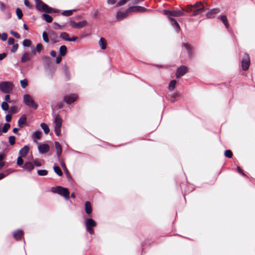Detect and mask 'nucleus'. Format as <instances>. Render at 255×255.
Wrapping results in <instances>:
<instances>
[{"instance_id": "obj_1", "label": "nucleus", "mask_w": 255, "mask_h": 255, "mask_svg": "<svg viewBox=\"0 0 255 255\" xmlns=\"http://www.w3.org/2000/svg\"><path fill=\"white\" fill-rule=\"evenodd\" d=\"M205 10V7L203 5L202 3L200 2H197L194 5H189L187 7V11L193 12L192 15H197Z\"/></svg>"}, {"instance_id": "obj_2", "label": "nucleus", "mask_w": 255, "mask_h": 255, "mask_svg": "<svg viewBox=\"0 0 255 255\" xmlns=\"http://www.w3.org/2000/svg\"><path fill=\"white\" fill-rule=\"evenodd\" d=\"M37 9L41 11L46 13L57 12L58 10H55L48 5L43 2L41 0H35Z\"/></svg>"}, {"instance_id": "obj_3", "label": "nucleus", "mask_w": 255, "mask_h": 255, "mask_svg": "<svg viewBox=\"0 0 255 255\" xmlns=\"http://www.w3.org/2000/svg\"><path fill=\"white\" fill-rule=\"evenodd\" d=\"M51 191L53 193H57L61 196H63L67 200L69 199L70 193L68 189L66 188H64L62 186H57L55 188H52Z\"/></svg>"}, {"instance_id": "obj_4", "label": "nucleus", "mask_w": 255, "mask_h": 255, "mask_svg": "<svg viewBox=\"0 0 255 255\" xmlns=\"http://www.w3.org/2000/svg\"><path fill=\"white\" fill-rule=\"evenodd\" d=\"M13 87V84L10 81H4L0 83V91L5 94L10 93Z\"/></svg>"}, {"instance_id": "obj_5", "label": "nucleus", "mask_w": 255, "mask_h": 255, "mask_svg": "<svg viewBox=\"0 0 255 255\" xmlns=\"http://www.w3.org/2000/svg\"><path fill=\"white\" fill-rule=\"evenodd\" d=\"M62 120L59 115L55 116L54 119V131L57 136H60L61 134V127L62 126Z\"/></svg>"}, {"instance_id": "obj_6", "label": "nucleus", "mask_w": 255, "mask_h": 255, "mask_svg": "<svg viewBox=\"0 0 255 255\" xmlns=\"http://www.w3.org/2000/svg\"><path fill=\"white\" fill-rule=\"evenodd\" d=\"M23 101L25 104L28 107L36 109L37 108V105L34 102L32 98L28 94H25L23 96Z\"/></svg>"}, {"instance_id": "obj_7", "label": "nucleus", "mask_w": 255, "mask_h": 255, "mask_svg": "<svg viewBox=\"0 0 255 255\" xmlns=\"http://www.w3.org/2000/svg\"><path fill=\"white\" fill-rule=\"evenodd\" d=\"M96 225V222L92 219H88L85 221V226L87 231L91 234L94 233V230L92 229V227H95Z\"/></svg>"}, {"instance_id": "obj_8", "label": "nucleus", "mask_w": 255, "mask_h": 255, "mask_svg": "<svg viewBox=\"0 0 255 255\" xmlns=\"http://www.w3.org/2000/svg\"><path fill=\"white\" fill-rule=\"evenodd\" d=\"M250 64V58L248 54L245 53L242 61V67L243 70L248 69Z\"/></svg>"}, {"instance_id": "obj_9", "label": "nucleus", "mask_w": 255, "mask_h": 255, "mask_svg": "<svg viewBox=\"0 0 255 255\" xmlns=\"http://www.w3.org/2000/svg\"><path fill=\"white\" fill-rule=\"evenodd\" d=\"M148 10L146 8L138 5L131 6L128 8V11L130 13L132 12H143Z\"/></svg>"}, {"instance_id": "obj_10", "label": "nucleus", "mask_w": 255, "mask_h": 255, "mask_svg": "<svg viewBox=\"0 0 255 255\" xmlns=\"http://www.w3.org/2000/svg\"><path fill=\"white\" fill-rule=\"evenodd\" d=\"M78 95L76 94H71L64 96V101L68 104L74 102L78 98Z\"/></svg>"}, {"instance_id": "obj_11", "label": "nucleus", "mask_w": 255, "mask_h": 255, "mask_svg": "<svg viewBox=\"0 0 255 255\" xmlns=\"http://www.w3.org/2000/svg\"><path fill=\"white\" fill-rule=\"evenodd\" d=\"M87 24L86 20H83L79 22H76L73 20H71L70 22V25L74 28H81L85 26Z\"/></svg>"}, {"instance_id": "obj_12", "label": "nucleus", "mask_w": 255, "mask_h": 255, "mask_svg": "<svg viewBox=\"0 0 255 255\" xmlns=\"http://www.w3.org/2000/svg\"><path fill=\"white\" fill-rule=\"evenodd\" d=\"M34 142H35L38 145V149L40 153L43 154L49 151L50 147L48 144H41L38 142H37L36 140H34Z\"/></svg>"}, {"instance_id": "obj_13", "label": "nucleus", "mask_w": 255, "mask_h": 255, "mask_svg": "<svg viewBox=\"0 0 255 255\" xmlns=\"http://www.w3.org/2000/svg\"><path fill=\"white\" fill-rule=\"evenodd\" d=\"M188 68L185 66H181L177 69L176 76L177 78H179L181 76H183L187 72Z\"/></svg>"}, {"instance_id": "obj_14", "label": "nucleus", "mask_w": 255, "mask_h": 255, "mask_svg": "<svg viewBox=\"0 0 255 255\" xmlns=\"http://www.w3.org/2000/svg\"><path fill=\"white\" fill-rule=\"evenodd\" d=\"M129 13H130V12L128 11V9L124 12L120 11H118L117 14V19L119 21H120L126 18Z\"/></svg>"}, {"instance_id": "obj_15", "label": "nucleus", "mask_w": 255, "mask_h": 255, "mask_svg": "<svg viewBox=\"0 0 255 255\" xmlns=\"http://www.w3.org/2000/svg\"><path fill=\"white\" fill-rule=\"evenodd\" d=\"M29 150V147L28 145H25L19 151V154L20 156L24 157L28 153Z\"/></svg>"}, {"instance_id": "obj_16", "label": "nucleus", "mask_w": 255, "mask_h": 255, "mask_svg": "<svg viewBox=\"0 0 255 255\" xmlns=\"http://www.w3.org/2000/svg\"><path fill=\"white\" fill-rule=\"evenodd\" d=\"M22 167L25 170L30 171L34 168V165L30 162L25 163Z\"/></svg>"}, {"instance_id": "obj_17", "label": "nucleus", "mask_w": 255, "mask_h": 255, "mask_svg": "<svg viewBox=\"0 0 255 255\" xmlns=\"http://www.w3.org/2000/svg\"><path fill=\"white\" fill-rule=\"evenodd\" d=\"M220 11V10L218 8L212 9L207 13L206 16L208 18H211L214 14L219 13Z\"/></svg>"}, {"instance_id": "obj_18", "label": "nucleus", "mask_w": 255, "mask_h": 255, "mask_svg": "<svg viewBox=\"0 0 255 255\" xmlns=\"http://www.w3.org/2000/svg\"><path fill=\"white\" fill-rule=\"evenodd\" d=\"M99 45L101 48L103 50H104L107 47V41L106 40L103 38L101 37L99 41Z\"/></svg>"}, {"instance_id": "obj_19", "label": "nucleus", "mask_w": 255, "mask_h": 255, "mask_svg": "<svg viewBox=\"0 0 255 255\" xmlns=\"http://www.w3.org/2000/svg\"><path fill=\"white\" fill-rule=\"evenodd\" d=\"M31 56L29 53L25 52L21 57V61L22 63H25L31 60Z\"/></svg>"}, {"instance_id": "obj_20", "label": "nucleus", "mask_w": 255, "mask_h": 255, "mask_svg": "<svg viewBox=\"0 0 255 255\" xmlns=\"http://www.w3.org/2000/svg\"><path fill=\"white\" fill-rule=\"evenodd\" d=\"M26 117L25 115H22L18 121V126L20 128H22L23 126L26 124Z\"/></svg>"}, {"instance_id": "obj_21", "label": "nucleus", "mask_w": 255, "mask_h": 255, "mask_svg": "<svg viewBox=\"0 0 255 255\" xmlns=\"http://www.w3.org/2000/svg\"><path fill=\"white\" fill-rule=\"evenodd\" d=\"M184 9H181V10H172L171 16H180L184 14Z\"/></svg>"}, {"instance_id": "obj_22", "label": "nucleus", "mask_w": 255, "mask_h": 255, "mask_svg": "<svg viewBox=\"0 0 255 255\" xmlns=\"http://www.w3.org/2000/svg\"><path fill=\"white\" fill-rule=\"evenodd\" d=\"M55 148L56 149V153L58 157H59L62 153V147L60 144L57 142H55Z\"/></svg>"}, {"instance_id": "obj_23", "label": "nucleus", "mask_w": 255, "mask_h": 255, "mask_svg": "<svg viewBox=\"0 0 255 255\" xmlns=\"http://www.w3.org/2000/svg\"><path fill=\"white\" fill-rule=\"evenodd\" d=\"M23 234V232L21 230H19L13 233V237L16 240H18L21 239Z\"/></svg>"}, {"instance_id": "obj_24", "label": "nucleus", "mask_w": 255, "mask_h": 255, "mask_svg": "<svg viewBox=\"0 0 255 255\" xmlns=\"http://www.w3.org/2000/svg\"><path fill=\"white\" fill-rule=\"evenodd\" d=\"M85 211L88 214H90L92 213L91 203L89 201H87L85 203Z\"/></svg>"}, {"instance_id": "obj_25", "label": "nucleus", "mask_w": 255, "mask_h": 255, "mask_svg": "<svg viewBox=\"0 0 255 255\" xmlns=\"http://www.w3.org/2000/svg\"><path fill=\"white\" fill-rule=\"evenodd\" d=\"M183 46L186 49L188 55L191 57L193 54L192 48L191 47L190 45L188 43H184Z\"/></svg>"}, {"instance_id": "obj_26", "label": "nucleus", "mask_w": 255, "mask_h": 255, "mask_svg": "<svg viewBox=\"0 0 255 255\" xmlns=\"http://www.w3.org/2000/svg\"><path fill=\"white\" fill-rule=\"evenodd\" d=\"M67 53V47L65 45L60 46L59 48V53L61 56H64Z\"/></svg>"}, {"instance_id": "obj_27", "label": "nucleus", "mask_w": 255, "mask_h": 255, "mask_svg": "<svg viewBox=\"0 0 255 255\" xmlns=\"http://www.w3.org/2000/svg\"><path fill=\"white\" fill-rule=\"evenodd\" d=\"M42 16L43 19H44L47 22L50 23L52 21V17L47 14H43Z\"/></svg>"}, {"instance_id": "obj_28", "label": "nucleus", "mask_w": 255, "mask_h": 255, "mask_svg": "<svg viewBox=\"0 0 255 255\" xmlns=\"http://www.w3.org/2000/svg\"><path fill=\"white\" fill-rule=\"evenodd\" d=\"M40 126L42 129L44 130L45 134H48L49 132V128L45 123H41Z\"/></svg>"}, {"instance_id": "obj_29", "label": "nucleus", "mask_w": 255, "mask_h": 255, "mask_svg": "<svg viewBox=\"0 0 255 255\" xmlns=\"http://www.w3.org/2000/svg\"><path fill=\"white\" fill-rule=\"evenodd\" d=\"M220 19L223 22L225 26L228 28L229 27V23L227 17L225 15H221L220 17Z\"/></svg>"}, {"instance_id": "obj_30", "label": "nucleus", "mask_w": 255, "mask_h": 255, "mask_svg": "<svg viewBox=\"0 0 255 255\" xmlns=\"http://www.w3.org/2000/svg\"><path fill=\"white\" fill-rule=\"evenodd\" d=\"M42 132L40 131H36L34 132L32 135V137L34 138H36L37 139H40L41 137Z\"/></svg>"}, {"instance_id": "obj_31", "label": "nucleus", "mask_w": 255, "mask_h": 255, "mask_svg": "<svg viewBox=\"0 0 255 255\" xmlns=\"http://www.w3.org/2000/svg\"><path fill=\"white\" fill-rule=\"evenodd\" d=\"M176 84V81L175 80H172L171 81H170L169 86H168L169 90L170 91L173 90L175 87Z\"/></svg>"}, {"instance_id": "obj_32", "label": "nucleus", "mask_w": 255, "mask_h": 255, "mask_svg": "<svg viewBox=\"0 0 255 255\" xmlns=\"http://www.w3.org/2000/svg\"><path fill=\"white\" fill-rule=\"evenodd\" d=\"M75 11V9L65 10L62 12V14L66 16H70L73 14V12Z\"/></svg>"}, {"instance_id": "obj_33", "label": "nucleus", "mask_w": 255, "mask_h": 255, "mask_svg": "<svg viewBox=\"0 0 255 255\" xmlns=\"http://www.w3.org/2000/svg\"><path fill=\"white\" fill-rule=\"evenodd\" d=\"M54 170L55 172L59 176H61L62 175L63 173L60 168H59V167H58V166H54Z\"/></svg>"}, {"instance_id": "obj_34", "label": "nucleus", "mask_w": 255, "mask_h": 255, "mask_svg": "<svg viewBox=\"0 0 255 255\" xmlns=\"http://www.w3.org/2000/svg\"><path fill=\"white\" fill-rule=\"evenodd\" d=\"M60 37L65 40H67L69 41L70 40V38L69 37V35L66 32H62L60 34Z\"/></svg>"}, {"instance_id": "obj_35", "label": "nucleus", "mask_w": 255, "mask_h": 255, "mask_svg": "<svg viewBox=\"0 0 255 255\" xmlns=\"http://www.w3.org/2000/svg\"><path fill=\"white\" fill-rule=\"evenodd\" d=\"M42 49V45L41 44H40V43H38L36 45V51L38 52V53H40V51H41ZM32 52L35 54V49H33L32 50Z\"/></svg>"}, {"instance_id": "obj_36", "label": "nucleus", "mask_w": 255, "mask_h": 255, "mask_svg": "<svg viewBox=\"0 0 255 255\" xmlns=\"http://www.w3.org/2000/svg\"><path fill=\"white\" fill-rule=\"evenodd\" d=\"M16 14L18 19H21L23 16L22 12L19 8H16Z\"/></svg>"}, {"instance_id": "obj_37", "label": "nucleus", "mask_w": 255, "mask_h": 255, "mask_svg": "<svg viewBox=\"0 0 255 255\" xmlns=\"http://www.w3.org/2000/svg\"><path fill=\"white\" fill-rule=\"evenodd\" d=\"M1 108L3 110L6 111L9 109V106L7 102H3L2 103L1 105Z\"/></svg>"}, {"instance_id": "obj_38", "label": "nucleus", "mask_w": 255, "mask_h": 255, "mask_svg": "<svg viewBox=\"0 0 255 255\" xmlns=\"http://www.w3.org/2000/svg\"><path fill=\"white\" fill-rule=\"evenodd\" d=\"M10 126L9 124H5L1 130L2 132L6 133L10 128Z\"/></svg>"}, {"instance_id": "obj_39", "label": "nucleus", "mask_w": 255, "mask_h": 255, "mask_svg": "<svg viewBox=\"0 0 255 255\" xmlns=\"http://www.w3.org/2000/svg\"><path fill=\"white\" fill-rule=\"evenodd\" d=\"M21 86L22 88H25L28 85V81L26 79H23L20 81Z\"/></svg>"}, {"instance_id": "obj_40", "label": "nucleus", "mask_w": 255, "mask_h": 255, "mask_svg": "<svg viewBox=\"0 0 255 255\" xmlns=\"http://www.w3.org/2000/svg\"><path fill=\"white\" fill-rule=\"evenodd\" d=\"M37 173L40 176H45L47 174L48 171L46 170H38Z\"/></svg>"}, {"instance_id": "obj_41", "label": "nucleus", "mask_w": 255, "mask_h": 255, "mask_svg": "<svg viewBox=\"0 0 255 255\" xmlns=\"http://www.w3.org/2000/svg\"><path fill=\"white\" fill-rule=\"evenodd\" d=\"M9 143L13 145L15 143V137L14 136H10L8 138Z\"/></svg>"}, {"instance_id": "obj_42", "label": "nucleus", "mask_w": 255, "mask_h": 255, "mask_svg": "<svg viewBox=\"0 0 255 255\" xmlns=\"http://www.w3.org/2000/svg\"><path fill=\"white\" fill-rule=\"evenodd\" d=\"M224 155L227 157L231 158L233 156V153L230 150H226L225 151Z\"/></svg>"}, {"instance_id": "obj_43", "label": "nucleus", "mask_w": 255, "mask_h": 255, "mask_svg": "<svg viewBox=\"0 0 255 255\" xmlns=\"http://www.w3.org/2000/svg\"><path fill=\"white\" fill-rule=\"evenodd\" d=\"M22 156L18 157L17 159V164L19 166H22L23 165V161L21 157Z\"/></svg>"}, {"instance_id": "obj_44", "label": "nucleus", "mask_w": 255, "mask_h": 255, "mask_svg": "<svg viewBox=\"0 0 255 255\" xmlns=\"http://www.w3.org/2000/svg\"><path fill=\"white\" fill-rule=\"evenodd\" d=\"M58 38V37L57 35H56L54 34H52L50 35V39L54 42L56 43L58 42V40L57 39Z\"/></svg>"}, {"instance_id": "obj_45", "label": "nucleus", "mask_w": 255, "mask_h": 255, "mask_svg": "<svg viewBox=\"0 0 255 255\" xmlns=\"http://www.w3.org/2000/svg\"><path fill=\"white\" fill-rule=\"evenodd\" d=\"M42 37H43V40L45 42H46V43L49 42L48 36V35H47V34L46 33V32H43Z\"/></svg>"}, {"instance_id": "obj_46", "label": "nucleus", "mask_w": 255, "mask_h": 255, "mask_svg": "<svg viewBox=\"0 0 255 255\" xmlns=\"http://www.w3.org/2000/svg\"><path fill=\"white\" fill-rule=\"evenodd\" d=\"M10 32L16 38H17V39H20V35L17 32L14 31L13 30H11L10 31Z\"/></svg>"}, {"instance_id": "obj_47", "label": "nucleus", "mask_w": 255, "mask_h": 255, "mask_svg": "<svg viewBox=\"0 0 255 255\" xmlns=\"http://www.w3.org/2000/svg\"><path fill=\"white\" fill-rule=\"evenodd\" d=\"M31 44V41L29 40L25 39L23 41V45L25 47H29Z\"/></svg>"}, {"instance_id": "obj_48", "label": "nucleus", "mask_w": 255, "mask_h": 255, "mask_svg": "<svg viewBox=\"0 0 255 255\" xmlns=\"http://www.w3.org/2000/svg\"><path fill=\"white\" fill-rule=\"evenodd\" d=\"M7 8L6 5L2 2H0V9L1 11H4Z\"/></svg>"}, {"instance_id": "obj_49", "label": "nucleus", "mask_w": 255, "mask_h": 255, "mask_svg": "<svg viewBox=\"0 0 255 255\" xmlns=\"http://www.w3.org/2000/svg\"><path fill=\"white\" fill-rule=\"evenodd\" d=\"M128 0H120L117 3L116 6H120L121 5H124L126 3Z\"/></svg>"}, {"instance_id": "obj_50", "label": "nucleus", "mask_w": 255, "mask_h": 255, "mask_svg": "<svg viewBox=\"0 0 255 255\" xmlns=\"http://www.w3.org/2000/svg\"><path fill=\"white\" fill-rule=\"evenodd\" d=\"M2 41H5L7 38V34L6 33H2L0 36Z\"/></svg>"}, {"instance_id": "obj_51", "label": "nucleus", "mask_w": 255, "mask_h": 255, "mask_svg": "<svg viewBox=\"0 0 255 255\" xmlns=\"http://www.w3.org/2000/svg\"><path fill=\"white\" fill-rule=\"evenodd\" d=\"M18 47V44H13L12 48L11 50V52H15L17 50Z\"/></svg>"}, {"instance_id": "obj_52", "label": "nucleus", "mask_w": 255, "mask_h": 255, "mask_svg": "<svg viewBox=\"0 0 255 255\" xmlns=\"http://www.w3.org/2000/svg\"><path fill=\"white\" fill-rule=\"evenodd\" d=\"M4 99L7 103H12V101L10 100V96L8 94L6 95H5Z\"/></svg>"}, {"instance_id": "obj_53", "label": "nucleus", "mask_w": 255, "mask_h": 255, "mask_svg": "<svg viewBox=\"0 0 255 255\" xmlns=\"http://www.w3.org/2000/svg\"><path fill=\"white\" fill-rule=\"evenodd\" d=\"M14 43V39L12 37H10L8 39V43L9 45H13Z\"/></svg>"}, {"instance_id": "obj_54", "label": "nucleus", "mask_w": 255, "mask_h": 255, "mask_svg": "<svg viewBox=\"0 0 255 255\" xmlns=\"http://www.w3.org/2000/svg\"><path fill=\"white\" fill-rule=\"evenodd\" d=\"M24 4L25 5V6H26L27 7H28L29 8L31 7V4H30V3L29 2V1L28 0H24Z\"/></svg>"}, {"instance_id": "obj_55", "label": "nucleus", "mask_w": 255, "mask_h": 255, "mask_svg": "<svg viewBox=\"0 0 255 255\" xmlns=\"http://www.w3.org/2000/svg\"><path fill=\"white\" fill-rule=\"evenodd\" d=\"M16 112V107L13 106L10 108V110L9 112L11 113V114H13V113H15Z\"/></svg>"}, {"instance_id": "obj_56", "label": "nucleus", "mask_w": 255, "mask_h": 255, "mask_svg": "<svg viewBox=\"0 0 255 255\" xmlns=\"http://www.w3.org/2000/svg\"><path fill=\"white\" fill-rule=\"evenodd\" d=\"M11 117L10 115H6L5 116V120L7 122H9L11 121Z\"/></svg>"}, {"instance_id": "obj_57", "label": "nucleus", "mask_w": 255, "mask_h": 255, "mask_svg": "<svg viewBox=\"0 0 255 255\" xmlns=\"http://www.w3.org/2000/svg\"><path fill=\"white\" fill-rule=\"evenodd\" d=\"M117 0H107V2L109 4H114L116 3Z\"/></svg>"}, {"instance_id": "obj_58", "label": "nucleus", "mask_w": 255, "mask_h": 255, "mask_svg": "<svg viewBox=\"0 0 255 255\" xmlns=\"http://www.w3.org/2000/svg\"><path fill=\"white\" fill-rule=\"evenodd\" d=\"M65 75L67 78V79L69 80L70 79V74L67 69L65 70Z\"/></svg>"}, {"instance_id": "obj_59", "label": "nucleus", "mask_w": 255, "mask_h": 255, "mask_svg": "<svg viewBox=\"0 0 255 255\" xmlns=\"http://www.w3.org/2000/svg\"><path fill=\"white\" fill-rule=\"evenodd\" d=\"M6 56V54L5 53H3L0 54V60L3 59Z\"/></svg>"}, {"instance_id": "obj_60", "label": "nucleus", "mask_w": 255, "mask_h": 255, "mask_svg": "<svg viewBox=\"0 0 255 255\" xmlns=\"http://www.w3.org/2000/svg\"><path fill=\"white\" fill-rule=\"evenodd\" d=\"M34 163L36 166H40L41 165V163L37 160L34 161Z\"/></svg>"}, {"instance_id": "obj_61", "label": "nucleus", "mask_w": 255, "mask_h": 255, "mask_svg": "<svg viewBox=\"0 0 255 255\" xmlns=\"http://www.w3.org/2000/svg\"><path fill=\"white\" fill-rule=\"evenodd\" d=\"M50 55L52 57H55L57 55V53H56V51L52 50L50 52Z\"/></svg>"}, {"instance_id": "obj_62", "label": "nucleus", "mask_w": 255, "mask_h": 255, "mask_svg": "<svg viewBox=\"0 0 255 255\" xmlns=\"http://www.w3.org/2000/svg\"><path fill=\"white\" fill-rule=\"evenodd\" d=\"M170 20L171 21H173L175 24V25L177 26L178 27H179V24L178 23V22L174 19V18H170Z\"/></svg>"}, {"instance_id": "obj_63", "label": "nucleus", "mask_w": 255, "mask_h": 255, "mask_svg": "<svg viewBox=\"0 0 255 255\" xmlns=\"http://www.w3.org/2000/svg\"><path fill=\"white\" fill-rule=\"evenodd\" d=\"M171 12H172V10H164V13H165L166 15H170V16H171Z\"/></svg>"}, {"instance_id": "obj_64", "label": "nucleus", "mask_w": 255, "mask_h": 255, "mask_svg": "<svg viewBox=\"0 0 255 255\" xmlns=\"http://www.w3.org/2000/svg\"><path fill=\"white\" fill-rule=\"evenodd\" d=\"M62 58L60 56H58L56 58V62L57 64L59 63L61 61Z\"/></svg>"}]
</instances>
